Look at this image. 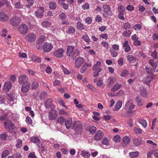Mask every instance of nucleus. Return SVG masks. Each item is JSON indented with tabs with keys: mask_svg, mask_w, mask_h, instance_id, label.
<instances>
[{
	"mask_svg": "<svg viewBox=\"0 0 158 158\" xmlns=\"http://www.w3.org/2000/svg\"><path fill=\"white\" fill-rule=\"evenodd\" d=\"M18 30L21 35H25L28 32V27L26 24L23 23L19 26Z\"/></svg>",
	"mask_w": 158,
	"mask_h": 158,
	"instance_id": "1",
	"label": "nucleus"
},
{
	"mask_svg": "<svg viewBox=\"0 0 158 158\" xmlns=\"http://www.w3.org/2000/svg\"><path fill=\"white\" fill-rule=\"evenodd\" d=\"M4 124L5 128L10 131L14 129L15 127L14 124L11 123V121L9 119L6 120L4 122Z\"/></svg>",
	"mask_w": 158,
	"mask_h": 158,
	"instance_id": "2",
	"label": "nucleus"
},
{
	"mask_svg": "<svg viewBox=\"0 0 158 158\" xmlns=\"http://www.w3.org/2000/svg\"><path fill=\"white\" fill-rule=\"evenodd\" d=\"M20 19L18 17H13L10 21V24L14 27L17 26L20 23Z\"/></svg>",
	"mask_w": 158,
	"mask_h": 158,
	"instance_id": "3",
	"label": "nucleus"
},
{
	"mask_svg": "<svg viewBox=\"0 0 158 158\" xmlns=\"http://www.w3.org/2000/svg\"><path fill=\"white\" fill-rule=\"evenodd\" d=\"M53 45L48 42L45 43L43 46V51L45 52H50L53 48Z\"/></svg>",
	"mask_w": 158,
	"mask_h": 158,
	"instance_id": "4",
	"label": "nucleus"
},
{
	"mask_svg": "<svg viewBox=\"0 0 158 158\" xmlns=\"http://www.w3.org/2000/svg\"><path fill=\"white\" fill-rule=\"evenodd\" d=\"M64 51L63 48H59L55 51L53 52L54 56L57 58H61L64 56Z\"/></svg>",
	"mask_w": 158,
	"mask_h": 158,
	"instance_id": "5",
	"label": "nucleus"
},
{
	"mask_svg": "<svg viewBox=\"0 0 158 158\" xmlns=\"http://www.w3.org/2000/svg\"><path fill=\"white\" fill-rule=\"evenodd\" d=\"M44 39L45 37L42 35L36 41V46L38 49H40L42 48V44L44 41Z\"/></svg>",
	"mask_w": 158,
	"mask_h": 158,
	"instance_id": "6",
	"label": "nucleus"
},
{
	"mask_svg": "<svg viewBox=\"0 0 158 158\" xmlns=\"http://www.w3.org/2000/svg\"><path fill=\"white\" fill-rule=\"evenodd\" d=\"M103 11L105 13L104 15V16H107L108 15H111L112 11L110 10L111 8L110 6L107 5H103Z\"/></svg>",
	"mask_w": 158,
	"mask_h": 158,
	"instance_id": "7",
	"label": "nucleus"
},
{
	"mask_svg": "<svg viewBox=\"0 0 158 158\" xmlns=\"http://www.w3.org/2000/svg\"><path fill=\"white\" fill-rule=\"evenodd\" d=\"M25 38L27 41L31 43L35 41L36 39L35 34L31 33L28 34Z\"/></svg>",
	"mask_w": 158,
	"mask_h": 158,
	"instance_id": "8",
	"label": "nucleus"
},
{
	"mask_svg": "<svg viewBox=\"0 0 158 158\" xmlns=\"http://www.w3.org/2000/svg\"><path fill=\"white\" fill-rule=\"evenodd\" d=\"M44 11V8L42 6L38 8V10L35 12V15L38 18H41L43 16Z\"/></svg>",
	"mask_w": 158,
	"mask_h": 158,
	"instance_id": "9",
	"label": "nucleus"
},
{
	"mask_svg": "<svg viewBox=\"0 0 158 158\" xmlns=\"http://www.w3.org/2000/svg\"><path fill=\"white\" fill-rule=\"evenodd\" d=\"M28 78L26 75H22L19 78V82L22 84H24L27 83H29L28 82Z\"/></svg>",
	"mask_w": 158,
	"mask_h": 158,
	"instance_id": "10",
	"label": "nucleus"
},
{
	"mask_svg": "<svg viewBox=\"0 0 158 158\" xmlns=\"http://www.w3.org/2000/svg\"><path fill=\"white\" fill-rule=\"evenodd\" d=\"M57 116V112L55 110H51L49 112L48 118L50 120H55Z\"/></svg>",
	"mask_w": 158,
	"mask_h": 158,
	"instance_id": "11",
	"label": "nucleus"
},
{
	"mask_svg": "<svg viewBox=\"0 0 158 158\" xmlns=\"http://www.w3.org/2000/svg\"><path fill=\"white\" fill-rule=\"evenodd\" d=\"M104 136L103 132L100 130H98L94 135V139L96 141L100 140Z\"/></svg>",
	"mask_w": 158,
	"mask_h": 158,
	"instance_id": "12",
	"label": "nucleus"
},
{
	"mask_svg": "<svg viewBox=\"0 0 158 158\" xmlns=\"http://www.w3.org/2000/svg\"><path fill=\"white\" fill-rule=\"evenodd\" d=\"M72 128L76 131L79 130L81 131L82 130V127L80 122H75L74 123Z\"/></svg>",
	"mask_w": 158,
	"mask_h": 158,
	"instance_id": "13",
	"label": "nucleus"
},
{
	"mask_svg": "<svg viewBox=\"0 0 158 158\" xmlns=\"http://www.w3.org/2000/svg\"><path fill=\"white\" fill-rule=\"evenodd\" d=\"M84 59L81 57H78L75 62V66L76 68H79L84 62Z\"/></svg>",
	"mask_w": 158,
	"mask_h": 158,
	"instance_id": "14",
	"label": "nucleus"
},
{
	"mask_svg": "<svg viewBox=\"0 0 158 158\" xmlns=\"http://www.w3.org/2000/svg\"><path fill=\"white\" fill-rule=\"evenodd\" d=\"M149 63L150 65L154 68V71L157 72L158 71V62H154V60L153 59H150L149 60Z\"/></svg>",
	"mask_w": 158,
	"mask_h": 158,
	"instance_id": "15",
	"label": "nucleus"
},
{
	"mask_svg": "<svg viewBox=\"0 0 158 158\" xmlns=\"http://www.w3.org/2000/svg\"><path fill=\"white\" fill-rule=\"evenodd\" d=\"M75 47L73 46H68L67 50V55L71 56L74 51Z\"/></svg>",
	"mask_w": 158,
	"mask_h": 158,
	"instance_id": "16",
	"label": "nucleus"
},
{
	"mask_svg": "<svg viewBox=\"0 0 158 158\" xmlns=\"http://www.w3.org/2000/svg\"><path fill=\"white\" fill-rule=\"evenodd\" d=\"M11 83L10 81L6 82L3 87V89L5 91H8L11 88Z\"/></svg>",
	"mask_w": 158,
	"mask_h": 158,
	"instance_id": "17",
	"label": "nucleus"
},
{
	"mask_svg": "<svg viewBox=\"0 0 158 158\" xmlns=\"http://www.w3.org/2000/svg\"><path fill=\"white\" fill-rule=\"evenodd\" d=\"M31 86L30 83H27L26 84H23L21 87V90L23 93L27 92Z\"/></svg>",
	"mask_w": 158,
	"mask_h": 158,
	"instance_id": "18",
	"label": "nucleus"
},
{
	"mask_svg": "<svg viewBox=\"0 0 158 158\" xmlns=\"http://www.w3.org/2000/svg\"><path fill=\"white\" fill-rule=\"evenodd\" d=\"M101 64L100 61H97L96 63L92 68V70L93 71H98L99 72H101L102 69L101 68Z\"/></svg>",
	"mask_w": 158,
	"mask_h": 158,
	"instance_id": "19",
	"label": "nucleus"
},
{
	"mask_svg": "<svg viewBox=\"0 0 158 158\" xmlns=\"http://www.w3.org/2000/svg\"><path fill=\"white\" fill-rule=\"evenodd\" d=\"M72 119L70 118H68L65 120V125L67 129L70 128L72 126Z\"/></svg>",
	"mask_w": 158,
	"mask_h": 158,
	"instance_id": "20",
	"label": "nucleus"
},
{
	"mask_svg": "<svg viewBox=\"0 0 158 158\" xmlns=\"http://www.w3.org/2000/svg\"><path fill=\"white\" fill-rule=\"evenodd\" d=\"M130 141V139L127 136H125L123 139L122 145L124 147H126L129 143Z\"/></svg>",
	"mask_w": 158,
	"mask_h": 158,
	"instance_id": "21",
	"label": "nucleus"
},
{
	"mask_svg": "<svg viewBox=\"0 0 158 158\" xmlns=\"http://www.w3.org/2000/svg\"><path fill=\"white\" fill-rule=\"evenodd\" d=\"M123 47L125 48L124 51L125 52H127L131 51V48L128 44V42L126 41L123 44Z\"/></svg>",
	"mask_w": 158,
	"mask_h": 158,
	"instance_id": "22",
	"label": "nucleus"
},
{
	"mask_svg": "<svg viewBox=\"0 0 158 158\" xmlns=\"http://www.w3.org/2000/svg\"><path fill=\"white\" fill-rule=\"evenodd\" d=\"M52 101L51 98H49L46 100L45 103V106L46 108H49L52 107Z\"/></svg>",
	"mask_w": 158,
	"mask_h": 158,
	"instance_id": "23",
	"label": "nucleus"
},
{
	"mask_svg": "<svg viewBox=\"0 0 158 158\" xmlns=\"http://www.w3.org/2000/svg\"><path fill=\"white\" fill-rule=\"evenodd\" d=\"M153 79L152 76H147L143 78V81L145 84H148L150 83L152 80Z\"/></svg>",
	"mask_w": 158,
	"mask_h": 158,
	"instance_id": "24",
	"label": "nucleus"
},
{
	"mask_svg": "<svg viewBox=\"0 0 158 158\" xmlns=\"http://www.w3.org/2000/svg\"><path fill=\"white\" fill-rule=\"evenodd\" d=\"M39 81L36 80H34L32 83V88L33 89L35 90L39 86Z\"/></svg>",
	"mask_w": 158,
	"mask_h": 158,
	"instance_id": "25",
	"label": "nucleus"
},
{
	"mask_svg": "<svg viewBox=\"0 0 158 158\" xmlns=\"http://www.w3.org/2000/svg\"><path fill=\"white\" fill-rule=\"evenodd\" d=\"M127 59L129 62L131 63L135 62L137 59L136 58L132 55H129L127 57Z\"/></svg>",
	"mask_w": 158,
	"mask_h": 158,
	"instance_id": "26",
	"label": "nucleus"
},
{
	"mask_svg": "<svg viewBox=\"0 0 158 158\" xmlns=\"http://www.w3.org/2000/svg\"><path fill=\"white\" fill-rule=\"evenodd\" d=\"M122 85L118 83L115 84L113 86V88L111 89V90L112 92L116 91L118 90L121 87Z\"/></svg>",
	"mask_w": 158,
	"mask_h": 158,
	"instance_id": "27",
	"label": "nucleus"
},
{
	"mask_svg": "<svg viewBox=\"0 0 158 158\" xmlns=\"http://www.w3.org/2000/svg\"><path fill=\"white\" fill-rule=\"evenodd\" d=\"M81 156L84 158H89L90 156L89 152L85 150H83L81 151Z\"/></svg>",
	"mask_w": 158,
	"mask_h": 158,
	"instance_id": "28",
	"label": "nucleus"
},
{
	"mask_svg": "<svg viewBox=\"0 0 158 158\" xmlns=\"http://www.w3.org/2000/svg\"><path fill=\"white\" fill-rule=\"evenodd\" d=\"M122 105V102L120 100L119 101L117 102L116 105H115L114 108V111H117L119 110L121 108Z\"/></svg>",
	"mask_w": 158,
	"mask_h": 158,
	"instance_id": "29",
	"label": "nucleus"
},
{
	"mask_svg": "<svg viewBox=\"0 0 158 158\" xmlns=\"http://www.w3.org/2000/svg\"><path fill=\"white\" fill-rule=\"evenodd\" d=\"M79 55L80 51L78 49H77L73 51L71 56L73 59H74Z\"/></svg>",
	"mask_w": 158,
	"mask_h": 158,
	"instance_id": "30",
	"label": "nucleus"
},
{
	"mask_svg": "<svg viewBox=\"0 0 158 158\" xmlns=\"http://www.w3.org/2000/svg\"><path fill=\"white\" fill-rule=\"evenodd\" d=\"M96 127L94 126H90L89 127V131L90 134H93L95 133L96 131Z\"/></svg>",
	"mask_w": 158,
	"mask_h": 158,
	"instance_id": "31",
	"label": "nucleus"
},
{
	"mask_svg": "<svg viewBox=\"0 0 158 158\" xmlns=\"http://www.w3.org/2000/svg\"><path fill=\"white\" fill-rule=\"evenodd\" d=\"M146 72L149 74H152L153 73L154 69H153L149 66H146L145 69Z\"/></svg>",
	"mask_w": 158,
	"mask_h": 158,
	"instance_id": "32",
	"label": "nucleus"
},
{
	"mask_svg": "<svg viewBox=\"0 0 158 158\" xmlns=\"http://www.w3.org/2000/svg\"><path fill=\"white\" fill-rule=\"evenodd\" d=\"M7 19V17L4 13H0V20L4 22Z\"/></svg>",
	"mask_w": 158,
	"mask_h": 158,
	"instance_id": "33",
	"label": "nucleus"
},
{
	"mask_svg": "<svg viewBox=\"0 0 158 158\" xmlns=\"http://www.w3.org/2000/svg\"><path fill=\"white\" fill-rule=\"evenodd\" d=\"M30 141L31 142L35 143H39L40 141V140L36 136L32 137L31 138Z\"/></svg>",
	"mask_w": 158,
	"mask_h": 158,
	"instance_id": "34",
	"label": "nucleus"
},
{
	"mask_svg": "<svg viewBox=\"0 0 158 158\" xmlns=\"http://www.w3.org/2000/svg\"><path fill=\"white\" fill-rule=\"evenodd\" d=\"M119 14H124L125 11L124 7L121 5H119L118 7Z\"/></svg>",
	"mask_w": 158,
	"mask_h": 158,
	"instance_id": "35",
	"label": "nucleus"
},
{
	"mask_svg": "<svg viewBox=\"0 0 158 158\" xmlns=\"http://www.w3.org/2000/svg\"><path fill=\"white\" fill-rule=\"evenodd\" d=\"M133 141L134 144L135 146H138L141 144V141L138 138H134Z\"/></svg>",
	"mask_w": 158,
	"mask_h": 158,
	"instance_id": "36",
	"label": "nucleus"
},
{
	"mask_svg": "<svg viewBox=\"0 0 158 158\" xmlns=\"http://www.w3.org/2000/svg\"><path fill=\"white\" fill-rule=\"evenodd\" d=\"M49 7L51 10H55L56 7V3L54 2H52L49 3Z\"/></svg>",
	"mask_w": 158,
	"mask_h": 158,
	"instance_id": "37",
	"label": "nucleus"
},
{
	"mask_svg": "<svg viewBox=\"0 0 158 158\" xmlns=\"http://www.w3.org/2000/svg\"><path fill=\"white\" fill-rule=\"evenodd\" d=\"M129 74V72L128 70H123L121 71L120 75L121 77H125L127 76Z\"/></svg>",
	"mask_w": 158,
	"mask_h": 158,
	"instance_id": "38",
	"label": "nucleus"
},
{
	"mask_svg": "<svg viewBox=\"0 0 158 158\" xmlns=\"http://www.w3.org/2000/svg\"><path fill=\"white\" fill-rule=\"evenodd\" d=\"M135 101L137 103V105L141 106L143 105V101L139 97H137L135 98Z\"/></svg>",
	"mask_w": 158,
	"mask_h": 158,
	"instance_id": "39",
	"label": "nucleus"
},
{
	"mask_svg": "<svg viewBox=\"0 0 158 158\" xmlns=\"http://www.w3.org/2000/svg\"><path fill=\"white\" fill-rule=\"evenodd\" d=\"M77 28L80 30L85 29L83 24L80 22H78L77 23Z\"/></svg>",
	"mask_w": 158,
	"mask_h": 158,
	"instance_id": "40",
	"label": "nucleus"
},
{
	"mask_svg": "<svg viewBox=\"0 0 158 158\" xmlns=\"http://www.w3.org/2000/svg\"><path fill=\"white\" fill-rule=\"evenodd\" d=\"M51 23L50 22L44 21L42 22L41 23V25L44 27L48 28L51 25Z\"/></svg>",
	"mask_w": 158,
	"mask_h": 158,
	"instance_id": "41",
	"label": "nucleus"
},
{
	"mask_svg": "<svg viewBox=\"0 0 158 158\" xmlns=\"http://www.w3.org/2000/svg\"><path fill=\"white\" fill-rule=\"evenodd\" d=\"M139 152L138 151L135 152H132L129 153V155L131 158H134L137 157L138 156Z\"/></svg>",
	"mask_w": 158,
	"mask_h": 158,
	"instance_id": "42",
	"label": "nucleus"
},
{
	"mask_svg": "<svg viewBox=\"0 0 158 158\" xmlns=\"http://www.w3.org/2000/svg\"><path fill=\"white\" fill-rule=\"evenodd\" d=\"M75 32V29L72 26H70L69 28L67 33L69 34H74Z\"/></svg>",
	"mask_w": 158,
	"mask_h": 158,
	"instance_id": "43",
	"label": "nucleus"
},
{
	"mask_svg": "<svg viewBox=\"0 0 158 158\" xmlns=\"http://www.w3.org/2000/svg\"><path fill=\"white\" fill-rule=\"evenodd\" d=\"M131 30H126L123 33V35L125 37H128L131 35Z\"/></svg>",
	"mask_w": 158,
	"mask_h": 158,
	"instance_id": "44",
	"label": "nucleus"
},
{
	"mask_svg": "<svg viewBox=\"0 0 158 158\" xmlns=\"http://www.w3.org/2000/svg\"><path fill=\"white\" fill-rule=\"evenodd\" d=\"M122 27L123 29L125 30H127L131 28V25L128 22L124 23L123 24Z\"/></svg>",
	"mask_w": 158,
	"mask_h": 158,
	"instance_id": "45",
	"label": "nucleus"
},
{
	"mask_svg": "<svg viewBox=\"0 0 158 158\" xmlns=\"http://www.w3.org/2000/svg\"><path fill=\"white\" fill-rule=\"evenodd\" d=\"M139 123L141 124L142 126L145 127L147 125V123L145 120L143 119H140L138 120Z\"/></svg>",
	"mask_w": 158,
	"mask_h": 158,
	"instance_id": "46",
	"label": "nucleus"
},
{
	"mask_svg": "<svg viewBox=\"0 0 158 158\" xmlns=\"http://www.w3.org/2000/svg\"><path fill=\"white\" fill-rule=\"evenodd\" d=\"M9 154V152L8 150H5L2 153V158H6Z\"/></svg>",
	"mask_w": 158,
	"mask_h": 158,
	"instance_id": "47",
	"label": "nucleus"
},
{
	"mask_svg": "<svg viewBox=\"0 0 158 158\" xmlns=\"http://www.w3.org/2000/svg\"><path fill=\"white\" fill-rule=\"evenodd\" d=\"M32 60L33 61H35L38 63H40L41 62V59L40 58L34 56H32Z\"/></svg>",
	"mask_w": 158,
	"mask_h": 158,
	"instance_id": "48",
	"label": "nucleus"
},
{
	"mask_svg": "<svg viewBox=\"0 0 158 158\" xmlns=\"http://www.w3.org/2000/svg\"><path fill=\"white\" fill-rule=\"evenodd\" d=\"M14 6L17 9H20L23 8V5L19 2H16L14 5Z\"/></svg>",
	"mask_w": 158,
	"mask_h": 158,
	"instance_id": "49",
	"label": "nucleus"
},
{
	"mask_svg": "<svg viewBox=\"0 0 158 158\" xmlns=\"http://www.w3.org/2000/svg\"><path fill=\"white\" fill-rule=\"evenodd\" d=\"M132 101L131 100H130L128 101H127L126 103L124 106V109H127L129 107H130V106L131 105L132 103Z\"/></svg>",
	"mask_w": 158,
	"mask_h": 158,
	"instance_id": "50",
	"label": "nucleus"
},
{
	"mask_svg": "<svg viewBox=\"0 0 158 158\" xmlns=\"http://www.w3.org/2000/svg\"><path fill=\"white\" fill-rule=\"evenodd\" d=\"M133 28L135 31L139 30L141 28L142 26L140 24H136L134 25Z\"/></svg>",
	"mask_w": 158,
	"mask_h": 158,
	"instance_id": "51",
	"label": "nucleus"
},
{
	"mask_svg": "<svg viewBox=\"0 0 158 158\" xmlns=\"http://www.w3.org/2000/svg\"><path fill=\"white\" fill-rule=\"evenodd\" d=\"M57 101L61 105H62L64 107L66 108V109H68L67 107L65 105L64 103L63 100L60 98H57L56 99Z\"/></svg>",
	"mask_w": 158,
	"mask_h": 158,
	"instance_id": "52",
	"label": "nucleus"
},
{
	"mask_svg": "<svg viewBox=\"0 0 158 158\" xmlns=\"http://www.w3.org/2000/svg\"><path fill=\"white\" fill-rule=\"evenodd\" d=\"M57 121L58 122L61 124L63 123L64 121L65 122L64 118L62 116H60L58 118Z\"/></svg>",
	"mask_w": 158,
	"mask_h": 158,
	"instance_id": "53",
	"label": "nucleus"
},
{
	"mask_svg": "<svg viewBox=\"0 0 158 158\" xmlns=\"http://www.w3.org/2000/svg\"><path fill=\"white\" fill-rule=\"evenodd\" d=\"M134 131L136 134H139L142 133V130L140 128L137 127H134Z\"/></svg>",
	"mask_w": 158,
	"mask_h": 158,
	"instance_id": "54",
	"label": "nucleus"
},
{
	"mask_svg": "<svg viewBox=\"0 0 158 158\" xmlns=\"http://www.w3.org/2000/svg\"><path fill=\"white\" fill-rule=\"evenodd\" d=\"M121 139V138L118 135H116L114 136L113 138L114 141L116 142H119Z\"/></svg>",
	"mask_w": 158,
	"mask_h": 158,
	"instance_id": "55",
	"label": "nucleus"
},
{
	"mask_svg": "<svg viewBox=\"0 0 158 158\" xmlns=\"http://www.w3.org/2000/svg\"><path fill=\"white\" fill-rule=\"evenodd\" d=\"M22 140L19 139H18L17 141V143L16 144V146L17 148H19L22 146Z\"/></svg>",
	"mask_w": 158,
	"mask_h": 158,
	"instance_id": "56",
	"label": "nucleus"
},
{
	"mask_svg": "<svg viewBox=\"0 0 158 158\" xmlns=\"http://www.w3.org/2000/svg\"><path fill=\"white\" fill-rule=\"evenodd\" d=\"M47 94L45 91L42 92L40 94V97L41 99H44L47 95Z\"/></svg>",
	"mask_w": 158,
	"mask_h": 158,
	"instance_id": "57",
	"label": "nucleus"
},
{
	"mask_svg": "<svg viewBox=\"0 0 158 158\" xmlns=\"http://www.w3.org/2000/svg\"><path fill=\"white\" fill-rule=\"evenodd\" d=\"M82 39L88 43H89L90 40L88 36L87 35H83L82 36Z\"/></svg>",
	"mask_w": 158,
	"mask_h": 158,
	"instance_id": "58",
	"label": "nucleus"
},
{
	"mask_svg": "<svg viewBox=\"0 0 158 158\" xmlns=\"http://www.w3.org/2000/svg\"><path fill=\"white\" fill-rule=\"evenodd\" d=\"M6 133H3L0 135V139L2 140H6Z\"/></svg>",
	"mask_w": 158,
	"mask_h": 158,
	"instance_id": "59",
	"label": "nucleus"
},
{
	"mask_svg": "<svg viewBox=\"0 0 158 158\" xmlns=\"http://www.w3.org/2000/svg\"><path fill=\"white\" fill-rule=\"evenodd\" d=\"M110 52L113 57H115L118 54V52L113 49L110 50Z\"/></svg>",
	"mask_w": 158,
	"mask_h": 158,
	"instance_id": "60",
	"label": "nucleus"
},
{
	"mask_svg": "<svg viewBox=\"0 0 158 158\" xmlns=\"http://www.w3.org/2000/svg\"><path fill=\"white\" fill-rule=\"evenodd\" d=\"M59 114H63L65 115H68L69 114L67 112H65L64 109H60L59 111Z\"/></svg>",
	"mask_w": 158,
	"mask_h": 158,
	"instance_id": "61",
	"label": "nucleus"
},
{
	"mask_svg": "<svg viewBox=\"0 0 158 158\" xmlns=\"http://www.w3.org/2000/svg\"><path fill=\"white\" fill-rule=\"evenodd\" d=\"M102 143L105 145H108L109 144V140L106 137L104 138L102 141Z\"/></svg>",
	"mask_w": 158,
	"mask_h": 158,
	"instance_id": "62",
	"label": "nucleus"
},
{
	"mask_svg": "<svg viewBox=\"0 0 158 158\" xmlns=\"http://www.w3.org/2000/svg\"><path fill=\"white\" fill-rule=\"evenodd\" d=\"M134 107L135 106L134 105L132 102L131 105L130 107H129L128 110L127 111V112L129 113L131 112V111L134 109Z\"/></svg>",
	"mask_w": 158,
	"mask_h": 158,
	"instance_id": "63",
	"label": "nucleus"
},
{
	"mask_svg": "<svg viewBox=\"0 0 158 158\" xmlns=\"http://www.w3.org/2000/svg\"><path fill=\"white\" fill-rule=\"evenodd\" d=\"M85 22L88 24H90L92 21V19L91 17H86L85 19Z\"/></svg>",
	"mask_w": 158,
	"mask_h": 158,
	"instance_id": "64",
	"label": "nucleus"
}]
</instances>
